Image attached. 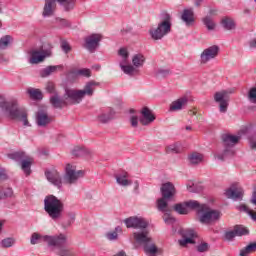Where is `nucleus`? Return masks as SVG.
Masks as SVG:
<instances>
[{"label": "nucleus", "instance_id": "14", "mask_svg": "<svg viewBox=\"0 0 256 256\" xmlns=\"http://www.w3.org/2000/svg\"><path fill=\"white\" fill-rule=\"evenodd\" d=\"M45 177L51 185H54V187H57V189L63 188V177H61V174L59 171L53 169V170H46L45 171Z\"/></svg>", "mask_w": 256, "mask_h": 256}, {"label": "nucleus", "instance_id": "16", "mask_svg": "<svg viewBox=\"0 0 256 256\" xmlns=\"http://www.w3.org/2000/svg\"><path fill=\"white\" fill-rule=\"evenodd\" d=\"M55 235H41L39 233H33L30 239L31 245H37V243H45L48 249L51 248L53 241L55 240Z\"/></svg>", "mask_w": 256, "mask_h": 256}, {"label": "nucleus", "instance_id": "24", "mask_svg": "<svg viewBox=\"0 0 256 256\" xmlns=\"http://www.w3.org/2000/svg\"><path fill=\"white\" fill-rule=\"evenodd\" d=\"M58 5L65 13H71L77 5V0H57Z\"/></svg>", "mask_w": 256, "mask_h": 256}, {"label": "nucleus", "instance_id": "47", "mask_svg": "<svg viewBox=\"0 0 256 256\" xmlns=\"http://www.w3.org/2000/svg\"><path fill=\"white\" fill-rule=\"evenodd\" d=\"M15 197L13 188H6L4 191L0 190V199H11Z\"/></svg>", "mask_w": 256, "mask_h": 256}, {"label": "nucleus", "instance_id": "5", "mask_svg": "<svg viewBox=\"0 0 256 256\" xmlns=\"http://www.w3.org/2000/svg\"><path fill=\"white\" fill-rule=\"evenodd\" d=\"M65 245H67V235L60 233L56 234L49 249L57 256H75V251Z\"/></svg>", "mask_w": 256, "mask_h": 256}, {"label": "nucleus", "instance_id": "42", "mask_svg": "<svg viewBox=\"0 0 256 256\" xmlns=\"http://www.w3.org/2000/svg\"><path fill=\"white\" fill-rule=\"evenodd\" d=\"M238 211H243L244 213H247L250 217V219H252V221H256V212L249 209V207H247V205L245 204H241L239 206H237Z\"/></svg>", "mask_w": 256, "mask_h": 256}, {"label": "nucleus", "instance_id": "56", "mask_svg": "<svg viewBox=\"0 0 256 256\" xmlns=\"http://www.w3.org/2000/svg\"><path fill=\"white\" fill-rule=\"evenodd\" d=\"M237 237L235 230L227 231L224 233V239L226 241H233Z\"/></svg>", "mask_w": 256, "mask_h": 256}, {"label": "nucleus", "instance_id": "44", "mask_svg": "<svg viewBox=\"0 0 256 256\" xmlns=\"http://www.w3.org/2000/svg\"><path fill=\"white\" fill-rule=\"evenodd\" d=\"M234 233H236V237H243V235H249V229L245 228V226L236 225Z\"/></svg>", "mask_w": 256, "mask_h": 256}, {"label": "nucleus", "instance_id": "10", "mask_svg": "<svg viewBox=\"0 0 256 256\" xmlns=\"http://www.w3.org/2000/svg\"><path fill=\"white\" fill-rule=\"evenodd\" d=\"M124 223L127 229H147L149 227V221L147 219L137 216L126 218Z\"/></svg>", "mask_w": 256, "mask_h": 256}, {"label": "nucleus", "instance_id": "17", "mask_svg": "<svg viewBox=\"0 0 256 256\" xmlns=\"http://www.w3.org/2000/svg\"><path fill=\"white\" fill-rule=\"evenodd\" d=\"M52 121H53V118L49 116V113H47V110L39 109L35 113V122L38 127H47V125H51Z\"/></svg>", "mask_w": 256, "mask_h": 256}, {"label": "nucleus", "instance_id": "15", "mask_svg": "<svg viewBox=\"0 0 256 256\" xmlns=\"http://www.w3.org/2000/svg\"><path fill=\"white\" fill-rule=\"evenodd\" d=\"M83 93L81 90L66 89L64 94L65 101H69L71 105H79L83 101Z\"/></svg>", "mask_w": 256, "mask_h": 256}, {"label": "nucleus", "instance_id": "52", "mask_svg": "<svg viewBox=\"0 0 256 256\" xmlns=\"http://www.w3.org/2000/svg\"><path fill=\"white\" fill-rule=\"evenodd\" d=\"M163 221L166 225H173L175 223V218L171 216V212H164Z\"/></svg>", "mask_w": 256, "mask_h": 256}, {"label": "nucleus", "instance_id": "6", "mask_svg": "<svg viewBox=\"0 0 256 256\" xmlns=\"http://www.w3.org/2000/svg\"><path fill=\"white\" fill-rule=\"evenodd\" d=\"M241 141V135L235 136L231 134H223L222 135V143L225 147L222 154L217 155V159L220 161H225V157H231L235 154V150H233V146L237 145Z\"/></svg>", "mask_w": 256, "mask_h": 256}, {"label": "nucleus", "instance_id": "41", "mask_svg": "<svg viewBox=\"0 0 256 256\" xmlns=\"http://www.w3.org/2000/svg\"><path fill=\"white\" fill-rule=\"evenodd\" d=\"M189 162L191 163V165H199V163L203 162V156L201 153L198 152H194L192 153L189 157Z\"/></svg>", "mask_w": 256, "mask_h": 256}, {"label": "nucleus", "instance_id": "27", "mask_svg": "<svg viewBox=\"0 0 256 256\" xmlns=\"http://www.w3.org/2000/svg\"><path fill=\"white\" fill-rule=\"evenodd\" d=\"M207 204H201L199 203V201L197 200H189L186 201V207L189 211V209L191 211H196L198 213V215L201 214V212L203 211V208L206 206Z\"/></svg>", "mask_w": 256, "mask_h": 256}, {"label": "nucleus", "instance_id": "43", "mask_svg": "<svg viewBox=\"0 0 256 256\" xmlns=\"http://www.w3.org/2000/svg\"><path fill=\"white\" fill-rule=\"evenodd\" d=\"M203 25L208 29V31H214L217 24L213 22V18L211 16H205L202 18Z\"/></svg>", "mask_w": 256, "mask_h": 256}, {"label": "nucleus", "instance_id": "55", "mask_svg": "<svg viewBox=\"0 0 256 256\" xmlns=\"http://www.w3.org/2000/svg\"><path fill=\"white\" fill-rule=\"evenodd\" d=\"M196 249H197L198 253H207V251H209V243L202 242L201 244H199L197 246Z\"/></svg>", "mask_w": 256, "mask_h": 256}, {"label": "nucleus", "instance_id": "45", "mask_svg": "<svg viewBox=\"0 0 256 256\" xmlns=\"http://www.w3.org/2000/svg\"><path fill=\"white\" fill-rule=\"evenodd\" d=\"M28 94L30 95L31 99L36 101L43 99V93H41L39 89L30 88L28 89Z\"/></svg>", "mask_w": 256, "mask_h": 256}, {"label": "nucleus", "instance_id": "23", "mask_svg": "<svg viewBox=\"0 0 256 256\" xmlns=\"http://www.w3.org/2000/svg\"><path fill=\"white\" fill-rule=\"evenodd\" d=\"M56 9H57V0H45L42 16L53 17V15H55Z\"/></svg>", "mask_w": 256, "mask_h": 256}, {"label": "nucleus", "instance_id": "51", "mask_svg": "<svg viewBox=\"0 0 256 256\" xmlns=\"http://www.w3.org/2000/svg\"><path fill=\"white\" fill-rule=\"evenodd\" d=\"M171 73V70L168 68H160L156 71V77L159 78H165L169 77V74Z\"/></svg>", "mask_w": 256, "mask_h": 256}, {"label": "nucleus", "instance_id": "58", "mask_svg": "<svg viewBox=\"0 0 256 256\" xmlns=\"http://www.w3.org/2000/svg\"><path fill=\"white\" fill-rule=\"evenodd\" d=\"M248 139H249L250 149L255 150L256 149V132L252 136H250Z\"/></svg>", "mask_w": 256, "mask_h": 256}, {"label": "nucleus", "instance_id": "9", "mask_svg": "<svg viewBox=\"0 0 256 256\" xmlns=\"http://www.w3.org/2000/svg\"><path fill=\"white\" fill-rule=\"evenodd\" d=\"M83 170L77 171V167L67 164L65 168L64 182L68 185H73L77 183L79 177H83Z\"/></svg>", "mask_w": 256, "mask_h": 256}, {"label": "nucleus", "instance_id": "32", "mask_svg": "<svg viewBox=\"0 0 256 256\" xmlns=\"http://www.w3.org/2000/svg\"><path fill=\"white\" fill-rule=\"evenodd\" d=\"M59 69H63V66L62 65L48 66L40 71V77L42 78L49 77L50 75H53V73H57Z\"/></svg>", "mask_w": 256, "mask_h": 256}, {"label": "nucleus", "instance_id": "64", "mask_svg": "<svg viewBox=\"0 0 256 256\" xmlns=\"http://www.w3.org/2000/svg\"><path fill=\"white\" fill-rule=\"evenodd\" d=\"M250 49H256V39H253L249 42Z\"/></svg>", "mask_w": 256, "mask_h": 256}, {"label": "nucleus", "instance_id": "63", "mask_svg": "<svg viewBox=\"0 0 256 256\" xmlns=\"http://www.w3.org/2000/svg\"><path fill=\"white\" fill-rule=\"evenodd\" d=\"M73 221H75V215H74V214H72V215L70 216V220L67 221V222L64 224V227H71V224L73 223Z\"/></svg>", "mask_w": 256, "mask_h": 256}, {"label": "nucleus", "instance_id": "2", "mask_svg": "<svg viewBox=\"0 0 256 256\" xmlns=\"http://www.w3.org/2000/svg\"><path fill=\"white\" fill-rule=\"evenodd\" d=\"M65 205L57 196L48 195L44 199V211L52 218L53 221L61 219Z\"/></svg>", "mask_w": 256, "mask_h": 256}, {"label": "nucleus", "instance_id": "61", "mask_svg": "<svg viewBox=\"0 0 256 256\" xmlns=\"http://www.w3.org/2000/svg\"><path fill=\"white\" fill-rule=\"evenodd\" d=\"M7 179H9V177L7 176V172L5 171V169L0 168V183L1 181H7Z\"/></svg>", "mask_w": 256, "mask_h": 256}, {"label": "nucleus", "instance_id": "46", "mask_svg": "<svg viewBox=\"0 0 256 256\" xmlns=\"http://www.w3.org/2000/svg\"><path fill=\"white\" fill-rule=\"evenodd\" d=\"M0 245L3 249H9L10 247H13L15 245L14 238L8 237L1 240Z\"/></svg>", "mask_w": 256, "mask_h": 256}, {"label": "nucleus", "instance_id": "35", "mask_svg": "<svg viewBox=\"0 0 256 256\" xmlns=\"http://www.w3.org/2000/svg\"><path fill=\"white\" fill-rule=\"evenodd\" d=\"M145 55L138 53L134 54L132 57V64L136 69H140V67H143L145 65Z\"/></svg>", "mask_w": 256, "mask_h": 256}, {"label": "nucleus", "instance_id": "60", "mask_svg": "<svg viewBox=\"0 0 256 256\" xmlns=\"http://www.w3.org/2000/svg\"><path fill=\"white\" fill-rule=\"evenodd\" d=\"M131 127H138L139 125V118L137 116L130 117Z\"/></svg>", "mask_w": 256, "mask_h": 256}, {"label": "nucleus", "instance_id": "30", "mask_svg": "<svg viewBox=\"0 0 256 256\" xmlns=\"http://www.w3.org/2000/svg\"><path fill=\"white\" fill-rule=\"evenodd\" d=\"M113 117H115V111L109 109L98 115L97 119L99 123H109V121L113 120Z\"/></svg>", "mask_w": 256, "mask_h": 256}, {"label": "nucleus", "instance_id": "21", "mask_svg": "<svg viewBox=\"0 0 256 256\" xmlns=\"http://www.w3.org/2000/svg\"><path fill=\"white\" fill-rule=\"evenodd\" d=\"M141 115L142 117L140 118V123L144 126L151 125V123L155 121V115L147 106L142 108Z\"/></svg>", "mask_w": 256, "mask_h": 256}, {"label": "nucleus", "instance_id": "18", "mask_svg": "<svg viewBox=\"0 0 256 256\" xmlns=\"http://www.w3.org/2000/svg\"><path fill=\"white\" fill-rule=\"evenodd\" d=\"M183 239L178 240L180 247H187V245H195V237H197V232L193 229H187L182 232Z\"/></svg>", "mask_w": 256, "mask_h": 256}, {"label": "nucleus", "instance_id": "4", "mask_svg": "<svg viewBox=\"0 0 256 256\" xmlns=\"http://www.w3.org/2000/svg\"><path fill=\"white\" fill-rule=\"evenodd\" d=\"M133 238L138 245H142L145 253L149 255H155L157 253V246H155L153 239L149 236V230L147 228H141L140 231L134 232Z\"/></svg>", "mask_w": 256, "mask_h": 256}, {"label": "nucleus", "instance_id": "29", "mask_svg": "<svg viewBox=\"0 0 256 256\" xmlns=\"http://www.w3.org/2000/svg\"><path fill=\"white\" fill-rule=\"evenodd\" d=\"M167 200H169V198L162 196V198L158 199L156 202V207L161 213H171V209H169V203H167Z\"/></svg>", "mask_w": 256, "mask_h": 256}, {"label": "nucleus", "instance_id": "3", "mask_svg": "<svg viewBox=\"0 0 256 256\" xmlns=\"http://www.w3.org/2000/svg\"><path fill=\"white\" fill-rule=\"evenodd\" d=\"M160 23L154 29H150L149 33L154 41H161L163 37L171 33V14L163 12L160 15Z\"/></svg>", "mask_w": 256, "mask_h": 256}, {"label": "nucleus", "instance_id": "50", "mask_svg": "<svg viewBox=\"0 0 256 256\" xmlns=\"http://www.w3.org/2000/svg\"><path fill=\"white\" fill-rule=\"evenodd\" d=\"M118 55L122 57V61L120 63H128L129 51H127V48H120L118 51Z\"/></svg>", "mask_w": 256, "mask_h": 256}, {"label": "nucleus", "instance_id": "28", "mask_svg": "<svg viewBox=\"0 0 256 256\" xmlns=\"http://www.w3.org/2000/svg\"><path fill=\"white\" fill-rule=\"evenodd\" d=\"M127 177H129L127 172H122L115 175L116 182L118 185H121V187H129V185H132L133 182L131 180H127Z\"/></svg>", "mask_w": 256, "mask_h": 256}, {"label": "nucleus", "instance_id": "25", "mask_svg": "<svg viewBox=\"0 0 256 256\" xmlns=\"http://www.w3.org/2000/svg\"><path fill=\"white\" fill-rule=\"evenodd\" d=\"M97 86H99V82L91 80L85 84L84 89L80 90V92L82 93L83 97H85V95L91 97L93 96V93L95 92V87Z\"/></svg>", "mask_w": 256, "mask_h": 256}, {"label": "nucleus", "instance_id": "62", "mask_svg": "<svg viewBox=\"0 0 256 256\" xmlns=\"http://www.w3.org/2000/svg\"><path fill=\"white\" fill-rule=\"evenodd\" d=\"M61 47L64 53L66 54L69 53V51H71V46H69V43L67 42H62Z\"/></svg>", "mask_w": 256, "mask_h": 256}, {"label": "nucleus", "instance_id": "7", "mask_svg": "<svg viewBox=\"0 0 256 256\" xmlns=\"http://www.w3.org/2000/svg\"><path fill=\"white\" fill-rule=\"evenodd\" d=\"M219 219H221V211L211 209L207 204L202 208L199 216V221L202 225H211V223H216Z\"/></svg>", "mask_w": 256, "mask_h": 256}, {"label": "nucleus", "instance_id": "19", "mask_svg": "<svg viewBox=\"0 0 256 256\" xmlns=\"http://www.w3.org/2000/svg\"><path fill=\"white\" fill-rule=\"evenodd\" d=\"M244 193L243 188L232 185L226 190L225 196L227 199H232V201H243Z\"/></svg>", "mask_w": 256, "mask_h": 256}, {"label": "nucleus", "instance_id": "33", "mask_svg": "<svg viewBox=\"0 0 256 256\" xmlns=\"http://www.w3.org/2000/svg\"><path fill=\"white\" fill-rule=\"evenodd\" d=\"M120 69L125 73V75H129L133 77L139 73V70L133 65H127V63H120Z\"/></svg>", "mask_w": 256, "mask_h": 256}, {"label": "nucleus", "instance_id": "54", "mask_svg": "<svg viewBox=\"0 0 256 256\" xmlns=\"http://www.w3.org/2000/svg\"><path fill=\"white\" fill-rule=\"evenodd\" d=\"M166 153H181V148L177 144H171L166 147Z\"/></svg>", "mask_w": 256, "mask_h": 256}, {"label": "nucleus", "instance_id": "11", "mask_svg": "<svg viewBox=\"0 0 256 256\" xmlns=\"http://www.w3.org/2000/svg\"><path fill=\"white\" fill-rule=\"evenodd\" d=\"M102 39L103 36L101 34H91L84 39V48L87 49L89 53H95V51L99 49Z\"/></svg>", "mask_w": 256, "mask_h": 256}, {"label": "nucleus", "instance_id": "37", "mask_svg": "<svg viewBox=\"0 0 256 256\" xmlns=\"http://www.w3.org/2000/svg\"><path fill=\"white\" fill-rule=\"evenodd\" d=\"M221 25L226 31H233L236 27L235 21L229 17L222 18Z\"/></svg>", "mask_w": 256, "mask_h": 256}, {"label": "nucleus", "instance_id": "57", "mask_svg": "<svg viewBox=\"0 0 256 256\" xmlns=\"http://www.w3.org/2000/svg\"><path fill=\"white\" fill-rule=\"evenodd\" d=\"M47 93L54 94L57 93L55 91V84L53 82H47L46 87H45Z\"/></svg>", "mask_w": 256, "mask_h": 256}, {"label": "nucleus", "instance_id": "53", "mask_svg": "<svg viewBox=\"0 0 256 256\" xmlns=\"http://www.w3.org/2000/svg\"><path fill=\"white\" fill-rule=\"evenodd\" d=\"M76 75H80V77H91V70L89 68H82L76 71Z\"/></svg>", "mask_w": 256, "mask_h": 256}, {"label": "nucleus", "instance_id": "13", "mask_svg": "<svg viewBox=\"0 0 256 256\" xmlns=\"http://www.w3.org/2000/svg\"><path fill=\"white\" fill-rule=\"evenodd\" d=\"M51 56V50H45V49H40V50H32L30 52V58H29V63L31 65H37L39 63H42V61H45L46 57Z\"/></svg>", "mask_w": 256, "mask_h": 256}, {"label": "nucleus", "instance_id": "26", "mask_svg": "<svg viewBox=\"0 0 256 256\" xmlns=\"http://www.w3.org/2000/svg\"><path fill=\"white\" fill-rule=\"evenodd\" d=\"M187 103H189L188 97L179 98L171 103L170 111H181V109H183V107H185Z\"/></svg>", "mask_w": 256, "mask_h": 256}, {"label": "nucleus", "instance_id": "22", "mask_svg": "<svg viewBox=\"0 0 256 256\" xmlns=\"http://www.w3.org/2000/svg\"><path fill=\"white\" fill-rule=\"evenodd\" d=\"M181 20L186 27H193L195 25V12L192 8L184 9L181 14Z\"/></svg>", "mask_w": 256, "mask_h": 256}, {"label": "nucleus", "instance_id": "20", "mask_svg": "<svg viewBox=\"0 0 256 256\" xmlns=\"http://www.w3.org/2000/svg\"><path fill=\"white\" fill-rule=\"evenodd\" d=\"M160 191L164 199H173V197H175V194L177 193L175 185H173V183L171 182H166L162 184Z\"/></svg>", "mask_w": 256, "mask_h": 256}, {"label": "nucleus", "instance_id": "34", "mask_svg": "<svg viewBox=\"0 0 256 256\" xmlns=\"http://www.w3.org/2000/svg\"><path fill=\"white\" fill-rule=\"evenodd\" d=\"M7 157L16 163H21L23 160L27 159V154L24 151H16L7 154Z\"/></svg>", "mask_w": 256, "mask_h": 256}, {"label": "nucleus", "instance_id": "31", "mask_svg": "<svg viewBox=\"0 0 256 256\" xmlns=\"http://www.w3.org/2000/svg\"><path fill=\"white\" fill-rule=\"evenodd\" d=\"M50 103L54 109H63V105H67V102L59 97L57 93L50 97Z\"/></svg>", "mask_w": 256, "mask_h": 256}, {"label": "nucleus", "instance_id": "48", "mask_svg": "<svg viewBox=\"0 0 256 256\" xmlns=\"http://www.w3.org/2000/svg\"><path fill=\"white\" fill-rule=\"evenodd\" d=\"M87 153H89V151L79 146L74 147L72 150V155H74V157H83V155H87Z\"/></svg>", "mask_w": 256, "mask_h": 256}, {"label": "nucleus", "instance_id": "39", "mask_svg": "<svg viewBox=\"0 0 256 256\" xmlns=\"http://www.w3.org/2000/svg\"><path fill=\"white\" fill-rule=\"evenodd\" d=\"M20 165L25 175H31V157L27 156L23 161L20 162Z\"/></svg>", "mask_w": 256, "mask_h": 256}, {"label": "nucleus", "instance_id": "49", "mask_svg": "<svg viewBox=\"0 0 256 256\" xmlns=\"http://www.w3.org/2000/svg\"><path fill=\"white\" fill-rule=\"evenodd\" d=\"M11 40H12V38L10 35L3 36L0 39V49H7V47H9V45H11Z\"/></svg>", "mask_w": 256, "mask_h": 256}, {"label": "nucleus", "instance_id": "12", "mask_svg": "<svg viewBox=\"0 0 256 256\" xmlns=\"http://www.w3.org/2000/svg\"><path fill=\"white\" fill-rule=\"evenodd\" d=\"M219 55V46L212 45L202 51L200 54V62L202 65L209 63V61L215 59Z\"/></svg>", "mask_w": 256, "mask_h": 256}, {"label": "nucleus", "instance_id": "8", "mask_svg": "<svg viewBox=\"0 0 256 256\" xmlns=\"http://www.w3.org/2000/svg\"><path fill=\"white\" fill-rule=\"evenodd\" d=\"M233 94V90H222L214 94L215 103H219L220 113H227L229 108V95Z\"/></svg>", "mask_w": 256, "mask_h": 256}, {"label": "nucleus", "instance_id": "38", "mask_svg": "<svg viewBox=\"0 0 256 256\" xmlns=\"http://www.w3.org/2000/svg\"><path fill=\"white\" fill-rule=\"evenodd\" d=\"M173 209L178 215H189V209L187 208L186 202L175 204Z\"/></svg>", "mask_w": 256, "mask_h": 256}, {"label": "nucleus", "instance_id": "1", "mask_svg": "<svg viewBox=\"0 0 256 256\" xmlns=\"http://www.w3.org/2000/svg\"><path fill=\"white\" fill-rule=\"evenodd\" d=\"M0 108L5 111L10 119L15 121H21L24 127H31L29 120L27 119V110L23 107H19L17 102H6L5 97L0 94Z\"/></svg>", "mask_w": 256, "mask_h": 256}, {"label": "nucleus", "instance_id": "59", "mask_svg": "<svg viewBox=\"0 0 256 256\" xmlns=\"http://www.w3.org/2000/svg\"><path fill=\"white\" fill-rule=\"evenodd\" d=\"M248 97H249L250 101H256V87H253L250 89V91L248 93Z\"/></svg>", "mask_w": 256, "mask_h": 256}, {"label": "nucleus", "instance_id": "40", "mask_svg": "<svg viewBox=\"0 0 256 256\" xmlns=\"http://www.w3.org/2000/svg\"><path fill=\"white\" fill-rule=\"evenodd\" d=\"M256 241L248 244L246 247L240 250V256H249L250 253H255Z\"/></svg>", "mask_w": 256, "mask_h": 256}, {"label": "nucleus", "instance_id": "36", "mask_svg": "<svg viewBox=\"0 0 256 256\" xmlns=\"http://www.w3.org/2000/svg\"><path fill=\"white\" fill-rule=\"evenodd\" d=\"M119 233H123V229L121 228V226H116L113 231L107 232L105 237L106 239H108V241H118Z\"/></svg>", "mask_w": 256, "mask_h": 256}]
</instances>
